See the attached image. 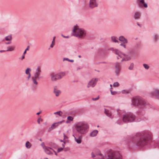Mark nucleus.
I'll list each match as a JSON object with an SVG mask.
<instances>
[{
    "label": "nucleus",
    "instance_id": "a211bd4d",
    "mask_svg": "<svg viewBox=\"0 0 159 159\" xmlns=\"http://www.w3.org/2000/svg\"><path fill=\"white\" fill-rule=\"evenodd\" d=\"M114 52L116 55H118L120 57H123L124 55L123 54L121 53L117 49H115Z\"/></svg>",
    "mask_w": 159,
    "mask_h": 159
},
{
    "label": "nucleus",
    "instance_id": "052dcab7",
    "mask_svg": "<svg viewBox=\"0 0 159 159\" xmlns=\"http://www.w3.org/2000/svg\"><path fill=\"white\" fill-rule=\"evenodd\" d=\"M69 122V121H68V120L66 121V123H68Z\"/></svg>",
    "mask_w": 159,
    "mask_h": 159
},
{
    "label": "nucleus",
    "instance_id": "b1692460",
    "mask_svg": "<svg viewBox=\"0 0 159 159\" xmlns=\"http://www.w3.org/2000/svg\"><path fill=\"white\" fill-rule=\"evenodd\" d=\"M98 131L97 130H94L90 134V136L91 137H94L96 136L98 133Z\"/></svg>",
    "mask_w": 159,
    "mask_h": 159
},
{
    "label": "nucleus",
    "instance_id": "2f4dec72",
    "mask_svg": "<svg viewBox=\"0 0 159 159\" xmlns=\"http://www.w3.org/2000/svg\"><path fill=\"white\" fill-rule=\"evenodd\" d=\"M31 70L30 68H27L25 70V74L27 75L30 74V71Z\"/></svg>",
    "mask_w": 159,
    "mask_h": 159
},
{
    "label": "nucleus",
    "instance_id": "bb28decb",
    "mask_svg": "<svg viewBox=\"0 0 159 159\" xmlns=\"http://www.w3.org/2000/svg\"><path fill=\"white\" fill-rule=\"evenodd\" d=\"M31 146V144L29 141H27L25 143V147L27 148H30Z\"/></svg>",
    "mask_w": 159,
    "mask_h": 159
},
{
    "label": "nucleus",
    "instance_id": "f3484780",
    "mask_svg": "<svg viewBox=\"0 0 159 159\" xmlns=\"http://www.w3.org/2000/svg\"><path fill=\"white\" fill-rule=\"evenodd\" d=\"M104 112L107 116L111 118H113V117L112 116V114L111 112L109 110L105 109Z\"/></svg>",
    "mask_w": 159,
    "mask_h": 159
},
{
    "label": "nucleus",
    "instance_id": "ddd939ff",
    "mask_svg": "<svg viewBox=\"0 0 159 159\" xmlns=\"http://www.w3.org/2000/svg\"><path fill=\"white\" fill-rule=\"evenodd\" d=\"M64 120H63L61 121L58 122L57 123H54L51 126V127H50L49 130H51V129H53L55 128L56 127H57L59 125L61 124L63 122H64Z\"/></svg>",
    "mask_w": 159,
    "mask_h": 159
},
{
    "label": "nucleus",
    "instance_id": "79ce46f5",
    "mask_svg": "<svg viewBox=\"0 0 159 159\" xmlns=\"http://www.w3.org/2000/svg\"><path fill=\"white\" fill-rule=\"evenodd\" d=\"M63 149V148H58L57 149V151L58 152H60Z\"/></svg>",
    "mask_w": 159,
    "mask_h": 159
},
{
    "label": "nucleus",
    "instance_id": "1a4fd4ad",
    "mask_svg": "<svg viewBox=\"0 0 159 159\" xmlns=\"http://www.w3.org/2000/svg\"><path fill=\"white\" fill-rule=\"evenodd\" d=\"M115 73L117 75H118L120 73L121 66L120 63L116 62L115 65Z\"/></svg>",
    "mask_w": 159,
    "mask_h": 159
},
{
    "label": "nucleus",
    "instance_id": "6e6552de",
    "mask_svg": "<svg viewBox=\"0 0 159 159\" xmlns=\"http://www.w3.org/2000/svg\"><path fill=\"white\" fill-rule=\"evenodd\" d=\"M137 3L138 6L141 8L148 7L147 3L144 2V0H137Z\"/></svg>",
    "mask_w": 159,
    "mask_h": 159
},
{
    "label": "nucleus",
    "instance_id": "0e129e2a",
    "mask_svg": "<svg viewBox=\"0 0 159 159\" xmlns=\"http://www.w3.org/2000/svg\"><path fill=\"white\" fill-rule=\"evenodd\" d=\"M60 141L61 142H63V140H60Z\"/></svg>",
    "mask_w": 159,
    "mask_h": 159
},
{
    "label": "nucleus",
    "instance_id": "6e6d98bb",
    "mask_svg": "<svg viewBox=\"0 0 159 159\" xmlns=\"http://www.w3.org/2000/svg\"><path fill=\"white\" fill-rule=\"evenodd\" d=\"M26 53V51L25 50L23 53V55H25Z\"/></svg>",
    "mask_w": 159,
    "mask_h": 159
},
{
    "label": "nucleus",
    "instance_id": "49530a36",
    "mask_svg": "<svg viewBox=\"0 0 159 159\" xmlns=\"http://www.w3.org/2000/svg\"><path fill=\"white\" fill-rule=\"evenodd\" d=\"M61 35L64 38H69V36H64L63 34H61Z\"/></svg>",
    "mask_w": 159,
    "mask_h": 159
},
{
    "label": "nucleus",
    "instance_id": "4c0bfd02",
    "mask_svg": "<svg viewBox=\"0 0 159 159\" xmlns=\"http://www.w3.org/2000/svg\"><path fill=\"white\" fill-rule=\"evenodd\" d=\"M119 85V84L117 82H115L113 84V86L115 87L118 86Z\"/></svg>",
    "mask_w": 159,
    "mask_h": 159
},
{
    "label": "nucleus",
    "instance_id": "7c9ffc66",
    "mask_svg": "<svg viewBox=\"0 0 159 159\" xmlns=\"http://www.w3.org/2000/svg\"><path fill=\"white\" fill-rule=\"evenodd\" d=\"M12 37L11 36V35H8L5 38V40L7 41H11V40Z\"/></svg>",
    "mask_w": 159,
    "mask_h": 159
},
{
    "label": "nucleus",
    "instance_id": "09e8293b",
    "mask_svg": "<svg viewBox=\"0 0 159 159\" xmlns=\"http://www.w3.org/2000/svg\"><path fill=\"white\" fill-rule=\"evenodd\" d=\"M65 142H63V143L62 144V147H63V148H64V147H65Z\"/></svg>",
    "mask_w": 159,
    "mask_h": 159
},
{
    "label": "nucleus",
    "instance_id": "a878e982",
    "mask_svg": "<svg viewBox=\"0 0 159 159\" xmlns=\"http://www.w3.org/2000/svg\"><path fill=\"white\" fill-rule=\"evenodd\" d=\"M15 49L14 47L13 46H11L7 48V49L6 51H12L14 50Z\"/></svg>",
    "mask_w": 159,
    "mask_h": 159
},
{
    "label": "nucleus",
    "instance_id": "aec40b11",
    "mask_svg": "<svg viewBox=\"0 0 159 159\" xmlns=\"http://www.w3.org/2000/svg\"><path fill=\"white\" fill-rule=\"evenodd\" d=\"M75 139L76 142L78 144H80L81 143V136H79L77 138H76L75 136L73 135Z\"/></svg>",
    "mask_w": 159,
    "mask_h": 159
},
{
    "label": "nucleus",
    "instance_id": "4468645a",
    "mask_svg": "<svg viewBox=\"0 0 159 159\" xmlns=\"http://www.w3.org/2000/svg\"><path fill=\"white\" fill-rule=\"evenodd\" d=\"M40 78V77L39 76H38L34 75V76L32 77V80L34 84L35 85H37L38 83L36 81V80H39Z\"/></svg>",
    "mask_w": 159,
    "mask_h": 159
},
{
    "label": "nucleus",
    "instance_id": "412c9836",
    "mask_svg": "<svg viewBox=\"0 0 159 159\" xmlns=\"http://www.w3.org/2000/svg\"><path fill=\"white\" fill-rule=\"evenodd\" d=\"M54 93L55 94L56 96V97H57L60 94L61 91L60 90L57 89L56 87L54 88Z\"/></svg>",
    "mask_w": 159,
    "mask_h": 159
},
{
    "label": "nucleus",
    "instance_id": "c756f323",
    "mask_svg": "<svg viewBox=\"0 0 159 159\" xmlns=\"http://www.w3.org/2000/svg\"><path fill=\"white\" fill-rule=\"evenodd\" d=\"M55 37H54L53 39V40L52 42V44L50 45V47L52 48L53 47L54 45H55Z\"/></svg>",
    "mask_w": 159,
    "mask_h": 159
},
{
    "label": "nucleus",
    "instance_id": "393cba45",
    "mask_svg": "<svg viewBox=\"0 0 159 159\" xmlns=\"http://www.w3.org/2000/svg\"><path fill=\"white\" fill-rule=\"evenodd\" d=\"M140 14L138 12H135L134 14V18L135 19H138L139 18Z\"/></svg>",
    "mask_w": 159,
    "mask_h": 159
},
{
    "label": "nucleus",
    "instance_id": "7ed1b4c3",
    "mask_svg": "<svg viewBox=\"0 0 159 159\" xmlns=\"http://www.w3.org/2000/svg\"><path fill=\"white\" fill-rule=\"evenodd\" d=\"M86 32L83 29L80 28L76 25L74 27L72 34L79 38H82L86 35Z\"/></svg>",
    "mask_w": 159,
    "mask_h": 159
},
{
    "label": "nucleus",
    "instance_id": "37998d69",
    "mask_svg": "<svg viewBox=\"0 0 159 159\" xmlns=\"http://www.w3.org/2000/svg\"><path fill=\"white\" fill-rule=\"evenodd\" d=\"M43 120L41 118H39L37 120L38 123L39 124L41 121H42Z\"/></svg>",
    "mask_w": 159,
    "mask_h": 159
},
{
    "label": "nucleus",
    "instance_id": "0eeeda50",
    "mask_svg": "<svg viewBox=\"0 0 159 159\" xmlns=\"http://www.w3.org/2000/svg\"><path fill=\"white\" fill-rule=\"evenodd\" d=\"M98 79L97 78H93L88 83L87 85L88 88L90 87H94L96 85Z\"/></svg>",
    "mask_w": 159,
    "mask_h": 159
},
{
    "label": "nucleus",
    "instance_id": "2eb2a0df",
    "mask_svg": "<svg viewBox=\"0 0 159 159\" xmlns=\"http://www.w3.org/2000/svg\"><path fill=\"white\" fill-rule=\"evenodd\" d=\"M123 55H124L123 57H121V58H122L121 61H126L130 59L131 58L129 56L125 54H123Z\"/></svg>",
    "mask_w": 159,
    "mask_h": 159
},
{
    "label": "nucleus",
    "instance_id": "bf43d9fd",
    "mask_svg": "<svg viewBox=\"0 0 159 159\" xmlns=\"http://www.w3.org/2000/svg\"><path fill=\"white\" fill-rule=\"evenodd\" d=\"M40 113H41L40 112H38L36 114L37 115H39Z\"/></svg>",
    "mask_w": 159,
    "mask_h": 159
},
{
    "label": "nucleus",
    "instance_id": "603ef678",
    "mask_svg": "<svg viewBox=\"0 0 159 159\" xmlns=\"http://www.w3.org/2000/svg\"><path fill=\"white\" fill-rule=\"evenodd\" d=\"M11 43V41H10L8 42L5 43V44H10Z\"/></svg>",
    "mask_w": 159,
    "mask_h": 159
},
{
    "label": "nucleus",
    "instance_id": "774afa93",
    "mask_svg": "<svg viewBox=\"0 0 159 159\" xmlns=\"http://www.w3.org/2000/svg\"><path fill=\"white\" fill-rule=\"evenodd\" d=\"M45 159H48V158H45Z\"/></svg>",
    "mask_w": 159,
    "mask_h": 159
},
{
    "label": "nucleus",
    "instance_id": "ea45409f",
    "mask_svg": "<svg viewBox=\"0 0 159 159\" xmlns=\"http://www.w3.org/2000/svg\"><path fill=\"white\" fill-rule=\"evenodd\" d=\"M110 91L111 92V94L113 95H115L116 93L117 92L116 91H112L111 90H110Z\"/></svg>",
    "mask_w": 159,
    "mask_h": 159
},
{
    "label": "nucleus",
    "instance_id": "473e14b6",
    "mask_svg": "<svg viewBox=\"0 0 159 159\" xmlns=\"http://www.w3.org/2000/svg\"><path fill=\"white\" fill-rule=\"evenodd\" d=\"M134 65L133 63H131L130 64V66L129 67V69L130 70H132L134 68Z\"/></svg>",
    "mask_w": 159,
    "mask_h": 159
},
{
    "label": "nucleus",
    "instance_id": "a19ab883",
    "mask_svg": "<svg viewBox=\"0 0 159 159\" xmlns=\"http://www.w3.org/2000/svg\"><path fill=\"white\" fill-rule=\"evenodd\" d=\"M99 96H98V97H97V98H92V100L93 101H96V100H98L99 99Z\"/></svg>",
    "mask_w": 159,
    "mask_h": 159
},
{
    "label": "nucleus",
    "instance_id": "de8ad7c7",
    "mask_svg": "<svg viewBox=\"0 0 159 159\" xmlns=\"http://www.w3.org/2000/svg\"><path fill=\"white\" fill-rule=\"evenodd\" d=\"M120 45L121 46H123L124 47V48H126L125 45H124V44H123V43H121V44H120Z\"/></svg>",
    "mask_w": 159,
    "mask_h": 159
},
{
    "label": "nucleus",
    "instance_id": "58836bf2",
    "mask_svg": "<svg viewBox=\"0 0 159 159\" xmlns=\"http://www.w3.org/2000/svg\"><path fill=\"white\" fill-rule=\"evenodd\" d=\"M41 146L44 149L47 147L45 145L44 143L43 142L42 143Z\"/></svg>",
    "mask_w": 159,
    "mask_h": 159
},
{
    "label": "nucleus",
    "instance_id": "3c124183",
    "mask_svg": "<svg viewBox=\"0 0 159 159\" xmlns=\"http://www.w3.org/2000/svg\"><path fill=\"white\" fill-rule=\"evenodd\" d=\"M30 76H31V74H30L28 75V77H27V79H28V80L30 78Z\"/></svg>",
    "mask_w": 159,
    "mask_h": 159
},
{
    "label": "nucleus",
    "instance_id": "c9c22d12",
    "mask_svg": "<svg viewBox=\"0 0 159 159\" xmlns=\"http://www.w3.org/2000/svg\"><path fill=\"white\" fill-rule=\"evenodd\" d=\"M62 113V112L61 111H57V112H54V114H57L59 116H61V115L60 114V113Z\"/></svg>",
    "mask_w": 159,
    "mask_h": 159
},
{
    "label": "nucleus",
    "instance_id": "a18cd8bd",
    "mask_svg": "<svg viewBox=\"0 0 159 159\" xmlns=\"http://www.w3.org/2000/svg\"><path fill=\"white\" fill-rule=\"evenodd\" d=\"M91 155H92V157H94L95 156V155L93 153V152H92V153Z\"/></svg>",
    "mask_w": 159,
    "mask_h": 159
},
{
    "label": "nucleus",
    "instance_id": "4be33fe9",
    "mask_svg": "<svg viewBox=\"0 0 159 159\" xmlns=\"http://www.w3.org/2000/svg\"><path fill=\"white\" fill-rule=\"evenodd\" d=\"M57 75L59 79H60L65 75L66 73L64 72H61L57 74Z\"/></svg>",
    "mask_w": 159,
    "mask_h": 159
},
{
    "label": "nucleus",
    "instance_id": "dca6fc26",
    "mask_svg": "<svg viewBox=\"0 0 159 159\" xmlns=\"http://www.w3.org/2000/svg\"><path fill=\"white\" fill-rule=\"evenodd\" d=\"M41 68L39 67L38 66L36 69L34 75L38 76H39V75L41 74Z\"/></svg>",
    "mask_w": 159,
    "mask_h": 159
},
{
    "label": "nucleus",
    "instance_id": "69168bd1",
    "mask_svg": "<svg viewBox=\"0 0 159 159\" xmlns=\"http://www.w3.org/2000/svg\"><path fill=\"white\" fill-rule=\"evenodd\" d=\"M78 57H79V58H80V57H81V56L79 55V56Z\"/></svg>",
    "mask_w": 159,
    "mask_h": 159
},
{
    "label": "nucleus",
    "instance_id": "680f3d73",
    "mask_svg": "<svg viewBox=\"0 0 159 159\" xmlns=\"http://www.w3.org/2000/svg\"><path fill=\"white\" fill-rule=\"evenodd\" d=\"M110 87H111V89H112V87H112V85H111V84H110Z\"/></svg>",
    "mask_w": 159,
    "mask_h": 159
},
{
    "label": "nucleus",
    "instance_id": "f8f14e48",
    "mask_svg": "<svg viewBox=\"0 0 159 159\" xmlns=\"http://www.w3.org/2000/svg\"><path fill=\"white\" fill-rule=\"evenodd\" d=\"M151 95L153 96L156 97L157 98L159 99V89H156L152 92Z\"/></svg>",
    "mask_w": 159,
    "mask_h": 159
},
{
    "label": "nucleus",
    "instance_id": "c85d7f7f",
    "mask_svg": "<svg viewBox=\"0 0 159 159\" xmlns=\"http://www.w3.org/2000/svg\"><path fill=\"white\" fill-rule=\"evenodd\" d=\"M111 39L112 42L115 43H118V41L116 40V38L114 36H112L111 37Z\"/></svg>",
    "mask_w": 159,
    "mask_h": 159
},
{
    "label": "nucleus",
    "instance_id": "5701e85b",
    "mask_svg": "<svg viewBox=\"0 0 159 159\" xmlns=\"http://www.w3.org/2000/svg\"><path fill=\"white\" fill-rule=\"evenodd\" d=\"M49 147H47L44 149L45 153L47 154L51 155L52 154V153L49 149Z\"/></svg>",
    "mask_w": 159,
    "mask_h": 159
},
{
    "label": "nucleus",
    "instance_id": "20e7f679",
    "mask_svg": "<svg viewBox=\"0 0 159 159\" xmlns=\"http://www.w3.org/2000/svg\"><path fill=\"white\" fill-rule=\"evenodd\" d=\"M132 104L134 105L143 107L148 104V103L143 99L139 97H134L132 99Z\"/></svg>",
    "mask_w": 159,
    "mask_h": 159
},
{
    "label": "nucleus",
    "instance_id": "864d4df0",
    "mask_svg": "<svg viewBox=\"0 0 159 159\" xmlns=\"http://www.w3.org/2000/svg\"><path fill=\"white\" fill-rule=\"evenodd\" d=\"M6 51V50H0V52H5Z\"/></svg>",
    "mask_w": 159,
    "mask_h": 159
},
{
    "label": "nucleus",
    "instance_id": "c03bdc74",
    "mask_svg": "<svg viewBox=\"0 0 159 159\" xmlns=\"http://www.w3.org/2000/svg\"><path fill=\"white\" fill-rule=\"evenodd\" d=\"M158 38V36L157 35H155L154 37V40H155L156 41H157V40Z\"/></svg>",
    "mask_w": 159,
    "mask_h": 159
},
{
    "label": "nucleus",
    "instance_id": "5fc2aeb1",
    "mask_svg": "<svg viewBox=\"0 0 159 159\" xmlns=\"http://www.w3.org/2000/svg\"><path fill=\"white\" fill-rule=\"evenodd\" d=\"M25 58V56H24V55H23V56L21 58V60H22L23 59H24Z\"/></svg>",
    "mask_w": 159,
    "mask_h": 159
},
{
    "label": "nucleus",
    "instance_id": "e433bc0d",
    "mask_svg": "<svg viewBox=\"0 0 159 159\" xmlns=\"http://www.w3.org/2000/svg\"><path fill=\"white\" fill-rule=\"evenodd\" d=\"M73 118L71 116H69L67 118V119L68 120H70V121H72L73 120Z\"/></svg>",
    "mask_w": 159,
    "mask_h": 159
},
{
    "label": "nucleus",
    "instance_id": "39448f33",
    "mask_svg": "<svg viewBox=\"0 0 159 159\" xmlns=\"http://www.w3.org/2000/svg\"><path fill=\"white\" fill-rule=\"evenodd\" d=\"M135 119V116L131 113H129L123 115V121L124 122L127 123L134 121Z\"/></svg>",
    "mask_w": 159,
    "mask_h": 159
},
{
    "label": "nucleus",
    "instance_id": "f704fd0d",
    "mask_svg": "<svg viewBox=\"0 0 159 159\" xmlns=\"http://www.w3.org/2000/svg\"><path fill=\"white\" fill-rule=\"evenodd\" d=\"M67 60L68 61H69L70 62H74V60H70L68 58H65L63 59V60Z\"/></svg>",
    "mask_w": 159,
    "mask_h": 159
},
{
    "label": "nucleus",
    "instance_id": "13d9d810",
    "mask_svg": "<svg viewBox=\"0 0 159 159\" xmlns=\"http://www.w3.org/2000/svg\"><path fill=\"white\" fill-rule=\"evenodd\" d=\"M49 149L50 150V149H51L52 150V151H54V150L51 148H50V147H49Z\"/></svg>",
    "mask_w": 159,
    "mask_h": 159
},
{
    "label": "nucleus",
    "instance_id": "f03ea898",
    "mask_svg": "<svg viewBox=\"0 0 159 159\" xmlns=\"http://www.w3.org/2000/svg\"><path fill=\"white\" fill-rule=\"evenodd\" d=\"M75 129L77 132L81 135L86 134L89 128L88 124L85 122H80L75 125Z\"/></svg>",
    "mask_w": 159,
    "mask_h": 159
},
{
    "label": "nucleus",
    "instance_id": "9d476101",
    "mask_svg": "<svg viewBox=\"0 0 159 159\" xmlns=\"http://www.w3.org/2000/svg\"><path fill=\"white\" fill-rule=\"evenodd\" d=\"M98 6V4L96 0H90L89 4V7L93 8Z\"/></svg>",
    "mask_w": 159,
    "mask_h": 159
},
{
    "label": "nucleus",
    "instance_id": "8fccbe9b",
    "mask_svg": "<svg viewBox=\"0 0 159 159\" xmlns=\"http://www.w3.org/2000/svg\"><path fill=\"white\" fill-rule=\"evenodd\" d=\"M63 136L64 137V139L67 138V137L64 134H63Z\"/></svg>",
    "mask_w": 159,
    "mask_h": 159
},
{
    "label": "nucleus",
    "instance_id": "4d7b16f0",
    "mask_svg": "<svg viewBox=\"0 0 159 159\" xmlns=\"http://www.w3.org/2000/svg\"><path fill=\"white\" fill-rule=\"evenodd\" d=\"M29 50V46L26 48V49L25 50L26 51V50Z\"/></svg>",
    "mask_w": 159,
    "mask_h": 159
},
{
    "label": "nucleus",
    "instance_id": "6ab92c4d",
    "mask_svg": "<svg viewBox=\"0 0 159 159\" xmlns=\"http://www.w3.org/2000/svg\"><path fill=\"white\" fill-rule=\"evenodd\" d=\"M119 39L120 41L123 42L124 43H127L128 42L127 39L122 36L119 37Z\"/></svg>",
    "mask_w": 159,
    "mask_h": 159
},
{
    "label": "nucleus",
    "instance_id": "f257e3e1",
    "mask_svg": "<svg viewBox=\"0 0 159 159\" xmlns=\"http://www.w3.org/2000/svg\"><path fill=\"white\" fill-rule=\"evenodd\" d=\"M150 139V137L147 135H142L140 133L136 134L133 138V139L136 144L137 146H141L145 145Z\"/></svg>",
    "mask_w": 159,
    "mask_h": 159
},
{
    "label": "nucleus",
    "instance_id": "72a5a7b5",
    "mask_svg": "<svg viewBox=\"0 0 159 159\" xmlns=\"http://www.w3.org/2000/svg\"><path fill=\"white\" fill-rule=\"evenodd\" d=\"M143 67L146 69L148 70L149 69V66L148 65L146 64H143Z\"/></svg>",
    "mask_w": 159,
    "mask_h": 159
},
{
    "label": "nucleus",
    "instance_id": "338daca9",
    "mask_svg": "<svg viewBox=\"0 0 159 159\" xmlns=\"http://www.w3.org/2000/svg\"><path fill=\"white\" fill-rule=\"evenodd\" d=\"M137 24L139 26H140V25L138 23H137Z\"/></svg>",
    "mask_w": 159,
    "mask_h": 159
},
{
    "label": "nucleus",
    "instance_id": "423d86ee",
    "mask_svg": "<svg viewBox=\"0 0 159 159\" xmlns=\"http://www.w3.org/2000/svg\"><path fill=\"white\" fill-rule=\"evenodd\" d=\"M121 156L118 152H111L108 154L107 159H121Z\"/></svg>",
    "mask_w": 159,
    "mask_h": 159
},
{
    "label": "nucleus",
    "instance_id": "cd10ccee",
    "mask_svg": "<svg viewBox=\"0 0 159 159\" xmlns=\"http://www.w3.org/2000/svg\"><path fill=\"white\" fill-rule=\"evenodd\" d=\"M121 93L123 94H127L130 93V91L129 90H123L121 91Z\"/></svg>",
    "mask_w": 159,
    "mask_h": 159
},
{
    "label": "nucleus",
    "instance_id": "9b49d317",
    "mask_svg": "<svg viewBox=\"0 0 159 159\" xmlns=\"http://www.w3.org/2000/svg\"><path fill=\"white\" fill-rule=\"evenodd\" d=\"M51 80L53 81H56L57 80H59L58 76L57 74L52 73L50 75Z\"/></svg>",
    "mask_w": 159,
    "mask_h": 159
},
{
    "label": "nucleus",
    "instance_id": "e2e57ef3",
    "mask_svg": "<svg viewBox=\"0 0 159 159\" xmlns=\"http://www.w3.org/2000/svg\"><path fill=\"white\" fill-rule=\"evenodd\" d=\"M53 151L55 152V154L57 155V154L56 152H55V151H54V150Z\"/></svg>",
    "mask_w": 159,
    "mask_h": 159
}]
</instances>
